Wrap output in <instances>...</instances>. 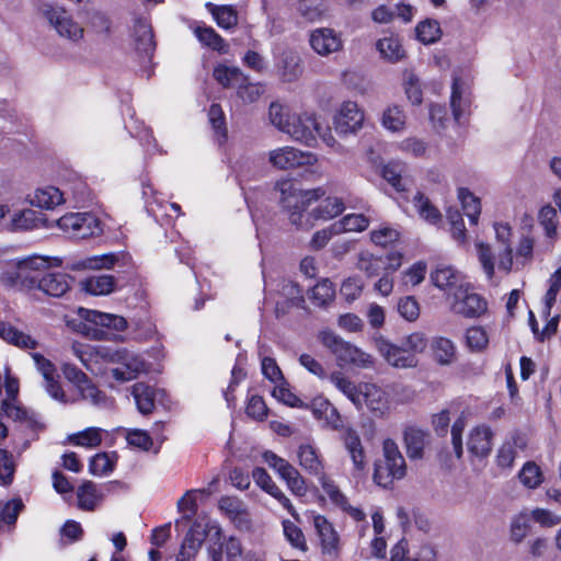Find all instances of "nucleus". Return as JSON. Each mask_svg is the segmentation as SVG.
<instances>
[{"mask_svg": "<svg viewBox=\"0 0 561 561\" xmlns=\"http://www.w3.org/2000/svg\"><path fill=\"white\" fill-rule=\"evenodd\" d=\"M375 346L383 359L396 368H412L417 365L415 355L409 353L403 345L390 343L382 336L375 337Z\"/></svg>", "mask_w": 561, "mask_h": 561, "instance_id": "obj_15", "label": "nucleus"}, {"mask_svg": "<svg viewBox=\"0 0 561 561\" xmlns=\"http://www.w3.org/2000/svg\"><path fill=\"white\" fill-rule=\"evenodd\" d=\"M492 431L486 425L476 426L469 434L467 447L476 457H486L492 449Z\"/></svg>", "mask_w": 561, "mask_h": 561, "instance_id": "obj_27", "label": "nucleus"}, {"mask_svg": "<svg viewBox=\"0 0 561 561\" xmlns=\"http://www.w3.org/2000/svg\"><path fill=\"white\" fill-rule=\"evenodd\" d=\"M360 394L362 409L366 405L377 416L386 415L390 411L389 394L383 388L371 382H362Z\"/></svg>", "mask_w": 561, "mask_h": 561, "instance_id": "obj_17", "label": "nucleus"}, {"mask_svg": "<svg viewBox=\"0 0 561 561\" xmlns=\"http://www.w3.org/2000/svg\"><path fill=\"white\" fill-rule=\"evenodd\" d=\"M309 44L312 50L321 57L341 51L344 45L341 33L330 27H318L311 31Z\"/></svg>", "mask_w": 561, "mask_h": 561, "instance_id": "obj_14", "label": "nucleus"}, {"mask_svg": "<svg viewBox=\"0 0 561 561\" xmlns=\"http://www.w3.org/2000/svg\"><path fill=\"white\" fill-rule=\"evenodd\" d=\"M277 187L280 192L282 206L288 213L289 221L297 228L309 229L310 225L302 221L304 213L311 203L325 195V190L323 187L300 190L295 187L290 181L279 182Z\"/></svg>", "mask_w": 561, "mask_h": 561, "instance_id": "obj_1", "label": "nucleus"}, {"mask_svg": "<svg viewBox=\"0 0 561 561\" xmlns=\"http://www.w3.org/2000/svg\"><path fill=\"white\" fill-rule=\"evenodd\" d=\"M61 261L58 257H46L39 255H32L21 260L18 263L16 279L21 286L28 290L38 288L41 276L45 274L50 265H60Z\"/></svg>", "mask_w": 561, "mask_h": 561, "instance_id": "obj_8", "label": "nucleus"}, {"mask_svg": "<svg viewBox=\"0 0 561 561\" xmlns=\"http://www.w3.org/2000/svg\"><path fill=\"white\" fill-rule=\"evenodd\" d=\"M0 339L22 350H34L37 346V341L31 335L4 321H0Z\"/></svg>", "mask_w": 561, "mask_h": 561, "instance_id": "obj_31", "label": "nucleus"}, {"mask_svg": "<svg viewBox=\"0 0 561 561\" xmlns=\"http://www.w3.org/2000/svg\"><path fill=\"white\" fill-rule=\"evenodd\" d=\"M38 12L59 36L72 42H78L83 37L82 26L62 7L43 2Z\"/></svg>", "mask_w": 561, "mask_h": 561, "instance_id": "obj_6", "label": "nucleus"}, {"mask_svg": "<svg viewBox=\"0 0 561 561\" xmlns=\"http://www.w3.org/2000/svg\"><path fill=\"white\" fill-rule=\"evenodd\" d=\"M297 10L307 21L313 22L323 15L325 8L323 0H299Z\"/></svg>", "mask_w": 561, "mask_h": 561, "instance_id": "obj_57", "label": "nucleus"}, {"mask_svg": "<svg viewBox=\"0 0 561 561\" xmlns=\"http://www.w3.org/2000/svg\"><path fill=\"white\" fill-rule=\"evenodd\" d=\"M530 529V516L527 512L514 515L510 524V538L515 543H520Z\"/></svg>", "mask_w": 561, "mask_h": 561, "instance_id": "obj_43", "label": "nucleus"}, {"mask_svg": "<svg viewBox=\"0 0 561 561\" xmlns=\"http://www.w3.org/2000/svg\"><path fill=\"white\" fill-rule=\"evenodd\" d=\"M397 309L400 316L410 322L415 321L420 316L419 302L412 296L399 299Z\"/></svg>", "mask_w": 561, "mask_h": 561, "instance_id": "obj_63", "label": "nucleus"}, {"mask_svg": "<svg viewBox=\"0 0 561 561\" xmlns=\"http://www.w3.org/2000/svg\"><path fill=\"white\" fill-rule=\"evenodd\" d=\"M30 202L36 207L53 209L66 202L65 192L60 191L56 186H43L34 192Z\"/></svg>", "mask_w": 561, "mask_h": 561, "instance_id": "obj_30", "label": "nucleus"}, {"mask_svg": "<svg viewBox=\"0 0 561 561\" xmlns=\"http://www.w3.org/2000/svg\"><path fill=\"white\" fill-rule=\"evenodd\" d=\"M318 340L334 355L336 364L340 367L354 366L367 369L374 365V358L370 354L344 341L330 330L320 331L318 333Z\"/></svg>", "mask_w": 561, "mask_h": 561, "instance_id": "obj_2", "label": "nucleus"}, {"mask_svg": "<svg viewBox=\"0 0 561 561\" xmlns=\"http://www.w3.org/2000/svg\"><path fill=\"white\" fill-rule=\"evenodd\" d=\"M369 226V219L362 214H348L341 220L334 222L335 231L360 232Z\"/></svg>", "mask_w": 561, "mask_h": 561, "instance_id": "obj_45", "label": "nucleus"}, {"mask_svg": "<svg viewBox=\"0 0 561 561\" xmlns=\"http://www.w3.org/2000/svg\"><path fill=\"white\" fill-rule=\"evenodd\" d=\"M381 124L390 131H400L405 125V114L399 106H390L383 112Z\"/></svg>", "mask_w": 561, "mask_h": 561, "instance_id": "obj_51", "label": "nucleus"}, {"mask_svg": "<svg viewBox=\"0 0 561 561\" xmlns=\"http://www.w3.org/2000/svg\"><path fill=\"white\" fill-rule=\"evenodd\" d=\"M538 221L548 238H554L557 236V210L551 205H545L540 208L538 213Z\"/></svg>", "mask_w": 561, "mask_h": 561, "instance_id": "obj_55", "label": "nucleus"}, {"mask_svg": "<svg viewBox=\"0 0 561 561\" xmlns=\"http://www.w3.org/2000/svg\"><path fill=\"white\" fill-rule=\"evenodd\" d=\"M458 198L470 222L472 225H477L481 213L480 199L476 197L468 188H459Z\"/></svg>", "mask_w": 561, "mask_h": 561, "instance_id": "obj_44", "label": "nucleus"}, {"mask_svg": "<svg viewBox=\"0 0 561 561\" xmlns=\"http://www.w3.org/2000/svg\"><path fill=\"white\" fill-rule=\"evenodd\" d=\"M118 260V256L114 253H105L101 255L89 256L80 262H78L77 266L89 270H110L114 267Z\"/></svg>", "mask_w": 561, "mask_h": 561, "instance_id": "obj_54", "label": "nucleus"}, {"mask_svg": "<svg viewBox=\"0 0 561 561\" xmlns=\"http://www.w3.org/2000/svg\"><path fill=\"white\" fill-rule=\"evenodd\" d=\"M160 391L144 382H137L131 387L138 411L141 414H150L154 409V401Z\"/></svg>", "mask_w": 561, "mask_h": 561, "instance_id": "obj_32", "label": "nucleus"}, {"mask_svg": "<svg viewBox=\"0 0 561 561\" xmlns=\"http://www.w3.org/2000/svg\"><path fill=\"white\" fill-rule=\"evenodd\" d=\"M561 289V266L550 276L549 288L545 296V314L549 316L553 307L559 290Z\"/></svg>", "mask_w": 561, "mask_h": 561, "instance_id": "obj_60", "label": "nucleus"}, {"mask_svg": "<svg viewBox=\"0 0 561 561\" xmlns=\"http://www.w3.org/2000/svg\"><path fill=\"white\" fill-rule=\"evenodd\" d=\"M205 538H206V534L204 530L201 529V526L194 525L187 531L181 548H184L187 551L197 554Z\"/></svg>", "mask_w": 561, "mask_h": 561, "instance_id": "obj_61", "label": "nucleus"}, {"mask_svg": "<svg viewBox=\"0 0 561 561\" xmlns=\"http://www.w3.org/2000/svg\"><path fill=\"white\" fill-rule=\"evenodd\" d=\"M206 8L221 28H232L238 24V13L232 5H216L207 2Z\"/></svg>", "mask_w": 561, "mask_h": 561, "instance_id": "obj_39", "label": "nucleus"}, {"mask_svg": "<svg viewBox=\"0 0 561 561\" xmlns=\"http://www.w3.org/2000/svg\"><path fill=\"white\" fill-rule=\"evenodd\" d=\"M263 459L286 481L287 486L295 495L302 496L306 494V482L293 465L270 450L263 454Z\"/></svg>", "mask_w": 561, "mask_h": 561, "instance_id": "obj_10", "label": "nucleus"}, {"mask_svg": "<svg viewBox=\"0 0 561 561\" xmlns=\"http://www.w3.org/2000/svg\"><path fill=\"white\" fill-rule=\"evenodd\" d=\"M403 442L411 460L422 459L424 449L430 443V434L416 426H408L403 432Z\"/></svg>", "mask_w": 561, "mask_h": 561, "instance_id": "obj_21", "label": "nucleus"}, {"mask_svg": "<svg viewBox=\"0 0 561 561\" xmlns=\"http://www.w3.org/2000/svg\"><path fill=\"white\" fill-rule=\"evenodd\" d=\"M430 277L435 287L451 297L457 295V293L468 284L465 275L460 271L447 264H437L431 272Z\"/></svg>", "mask_w": 561, "mask_h": 561, "instance_id": "obj_12", "label": "nucleus"}, {"mask_svg": "<svg viewBox=\"0 0 561 561\" xmlns=\"http://www.w3.org/2000/svg\"><path fill=\"white\" fill-rule=\"evenodd\" d=\"M118 367L111 369L113 378L118 382H127L136 379L146 370V363L142 357L127 348H122Z\"/></svg>", "mask_w": 561, "mask_h": 561, "instance_id": "obj_16", "label": "nucleus"}, {"mask_svg": "<svg viewBox=\"0 0 561 561\" xmlns=\"http://www.w3.org/2000/svg\"><path fill=\"white\" fill-rule=\"evenodd\" d=\"M220 551L226 554L227 561H245L242 543L237 537L231 536L225 540L220 547Z\"/></svg>", "mask_w": 561, "mask_h": 561, "instance_id": "obj_64", "label": "nucleus"}, {"mask_svg": "<svg viewBox=\"0 0 561 561\" xmlns=\"http://www.w3.org/2000/svg\"><path fill=\"white\" fill-rule=\"evenodd\" d=\"M376 48L383 59L389 62H398L405 57L400 39L397 36L390 35L380 38L376 43Z\"/></svg>", "mask_w": 561, "mask_h": 561, "instance_id": "obj_35", "label": "nucleus"}, {"mask_svg": "<svg viewBox=\"0 0 561 561\" xmlns=\"http://www.w3.org/2000/svg\"><path fill=\"white\" fill-rule=\"evenodd\" d=\"M343 440L345 449L353 462L354 473H362L365 470L367 462L359 435L354 428L347 427L344 431Z\"/></svg>", "mask_w": 561, "mask_h": 561, "instance_id": "obj_24", "label": "nucleus"}, {"mask_svg": "<svg viewBox=\"0 0 561 561\" xmlns=\"http://www.w3.org/2000/svg\"><path fill=\"white\" fill-rule=\"evenodd\" d=\"M103 430L100 427H88L69 437V440L77 446L87 448L98 447L102 443Z\"/></svg>", "mask_w": 561, "mask_h": 561, "instance_id": "obj_46", "label": "nucleus"}, {"mask_svg": "<svg viewBox=\"0 0 561 561\" xmlns=\"http://www.w3.org/2000/svg\"><path fill=\"white\" fill-rule=\"evenodd\" d=\"M283 530L285 538L294 548L301 551L307 550V542L304 533L296 524L290 520H284Z\"/></svg>", "mask_w": 561, "mask_h": 561, "instance_id": "obj_59", "label": "nucleus"}, {"mask_svg": "<svg viewBox=\"0 0 561 561\" xmlns=\"http://www.w3.org/2000/svg\"><path fill=\"white\" fill-rule=\"evenodd\" d=\"M275 69L282 82H296L304 73L302 59L297 51L284 50L275 64Z\"/></svg>", "mask_w": 561, "mask_h": 561, "instance_id": "obj_20", "label": "nucleus"}, {"mask_svg": "<svg viewBox=\"0 0 561 561\" xmlns=\"http://www.w3.org/2000/svg\"><path fill=\"white\" fill-rule=\"evenodd\" d=\"M313 526L320 540L321 551L329 557H337L341 550L340 536L333 525L323 516H313Z\"/></svg>", "mask_w": 561, "mask_h": 561, "instance_id": "obj_18", "label": "nucleus"}, {"mask_svg": "<svg viewBox=\"0 0 561 561\" xmlns=\"http://www.w3.org/2000/svg\"><path fill=\"white\" fill-rule=\"evenodd\" d=\"M316 158L312 153L285 146L268 152V162L278 170H290L306 164H312Z\"/></svg>", "mask_w": 561, "mask_h": 561, "instance_id": "obj_11", "label": "nucleus"}, {"mask_svg": "<svg viewBox=\"0 0 561 561\" xmlns=\"http://www.w3.org/2000/svg\"><path fill=\"white\" fill-rule=\"evenodd\" d=\"M382 178L398 192L408 190L411 181L404 176V165L399 162H389L382 168Z\"/></svg>", "mask_w": 561, "mask_h": 561, "instance_id": "obj_38", "label": "nucleus"}, {"mask_svg": "<svg viewBox=\"0 0 561 561\" xmlns=\"http://www.w3.org/2000/svg\"><path fill=\"white\" fill-rule=\"evenodd\" d=\"M299 465L310 473L314 476H319V478L323 474V466L322 461L319 458V455L316 448L309 444L300 445L297 451Z\"/></svg>", "mask_w": 561, "mask_h": 561, "instance_id": "obj_36", "label": "nucleus"}, {"mask_svg": "<svg viewBox=\"0 0 561 561\" xmlns=\"http://www.w3.org/2000/svg\"><path fill=\"white\" fill-rule=\"evenodd\" d=\"M78 506L85 511H93L99 501L95 485L91 481L84 482L77 491Z\"/></svg>", "mask_w": 561, "mask_h": 561, "instance_id": "obj_50", "label": "nucleus"}, {"mask_svg": "<svg viewBox=\"0 0 561 561\" xmlns=\"http://www.w3.org/2000/svg\"><path fill=\"white\" fill-rule=\"evenodd\" d=\"M329 380L357 410H362V382L356 383L341 370L332 371Z\"/></svg>", "mask_w": 561, "mask_h": 561, "instance_id": "obj_25", "label": "nucleus"}, {"mask_svg": "<svg viewBox=\"0 0 561 561\" xmlns=\"http://www.w3.org/2000/svg\"><path fill=\"white\" fill-rule=\"evenodd\" d=\"M383 266V259L375 256L368 252L360 253L357 261V268L364 272L367 277H375L379 275Z\"/></svg>", "mask_w": 561, "mask_h": 561, "instance_id": "obj_56", "label": "nucleus"}, {"mask_svg": "<svg viewBox=\"0 0 561 561\" xmlns=\"http://www.w3.org/2000/svg\"><path fill=\"white\" fill-rule=\"evenodd\" d=\"M117 457L115 454L100 453L90 460L89 470L94 476H106L115 467Z\"/></svg>", "mask_w": 561, "mask_h": 561, "instance_id": "obj_49", "label": "nucleus"}, {"mask_svg": "<svg viewBox=\"0 0 561 561\" xmlns=\"http://www.w3.org/2000/svg\"><path fill=\"white\" fill-rule=\"evenodd\" d=\"M335 290L328 279L318 283L311 290V299L314 305L323 307L333 300Z\"/></svg>", "mask_w": 561, "mask_h": 561, "instance_id": "obj_58", "label": "nucleus"}, {"mask_svg": "<svg viewBox=\"0 0 561 561\" xmlns=\"http://www.w3.org/2000/svg\"><path fill=\"white\" fill-rule=\"evenodd\" d=\"M287 134L295 140L307 146H313L317 135L331 148L339 149L341 146L332 135L329 127H323L314 114L301 113L291 117Z\"/></svg>", "mask_w": 561, "mask_h": 561, "instance_id": "obj_3", "label": "nucleus"}, {"mask_svg": "<svg viewBox=\"0 0 561 561\" xmlns=\"http://www.w3.org/2000/svg\"><path fill=\"white\" fill-rule=\"evenodd\" d=\"M520 483L527 489H537L543 482V473L534 461H527L518 472Z\"/></svg>", "mask_w": 561, "mask_h": 561, "instance_id": "obj_42", "label": "nucleus"}, {"mask_svg": "<svg viewBox=\"0 0 561 561\" xmlns=\"http://www.w3.org/2000/svg\"><path fill=\"white\" fill-rule=\"evenodd\" d=\"M450 106L455 122L461 124L470 106V100L457 78L451 85Z\"/></svg>", "mask_w": 561, "mask_h": 561, "instance_id": "obj_34", "label": "nucleus"}, {"mask_svg": "<svg viewBox=\"0 0 561 561\" xmlns=\"http://www.w3.org/2000/svg\"><path fill=\"white\" fill-rule=\"evenodd\" d=\"M345 210V202L339 196H328L320 202L310 213L309 217L314 220H331Z\"/></svg>", "mask_w": 561, "mask_h": 561, "instance_id": "obj_29", "label": "nucleus"}, {"mask_svg": "<svg viewBox=\"0 0 561 561\" xmlns=\"http://www.w3.org/2000/svg\"><path fill=\"white\" fill-rule=\"evenodd\" d=\"M270 121L278 130L287 134L288 126L295 113H291L287 106L279 103H272L270 105Z\"/></svg>", "mask_w": 561, "mask_h": 561, "instance_id": "obj_48", "label": "nucleus"}, {"mask_svg": "<svg viewBox=\"0 0 561 561\" xmlns=\"http://www.w3.org/2000/svg\"><path fill=\"white\" fill-rule=\"evenodd\" d=\"M417 38L424 44H433L439 39L442 31L435 20L420 22L415 28Z\"/></svg>", "mask_w": 561, "mask_h": 561, "instance_id": "obj_53", "label": "nucleus"}, {"mask_svg": "<svg viewBox=\"0 0 561 561\" xmlns=\"http://www.w3.org/2000/svg\"><path fill=\"white\" fill-rule=\"evenodd\" d=\"M319 482L330 499L331 503L348 514L354 520L360 522L366 518V514L359 507L352 506L346 495L340 490L339 485L325 474L319 478Z\"/></svg>", "mask_w": 561, "mask_h": 561, "instance_id": "obj_19", "label": "nucleus"}, {"mask_svg": "<svg viewBox=\"0 0 561 561\" xmlns=\"http://www.w3.org/2000/svg\"><path fill=\"white\" fill-rule=\"evenodd\" d=\"M76 356L85 366L87 369L93 371L91 358L102 359L105 363L115 364L119 362L122 348L112 350L105 346H87L84 348L73 347Z\"/></svg>", "mask_w": 561, "mask_h": 561, "instance_id": "obj_26", "label": "nucleus"}, {"mask_svg": "<svg viewBox=\"0 0 561 561\" xmlns=\"http://www.w3.org/2000/svg\"><path fill=\"white\" fill-rule=\"evenodd\" d=\"M78 313L84 321L96 327L88 329V334L95 340L116 339L117 333L125 331L128 327L127 320L118 314L87 308H79Z\"/></svg>", "mask_w": 561, "mask_h": 561, "instance_id": "obj_5", "label": "nucleus"}, {"mask_svg": "<svg viewBox=\"0 0 561 561\" xmlns=\"http://www.w3.org/2000/svg\"><path fill=\"white\" fill-rule=\"evenodd\" d=\"M383 459L376 463L374 480L378 485L388 488L393 480H400L407 474L405 460L393 439H385L382 444Z\"/></svg>", "mask_w": 561, "mask_h": 561, "instance_id": "obj_4", "label": "nucleus"}, {"mask_svg": "<svg viewBox=\"0 0 561 561\" xmlns=\"http://www.w3.org/2000/svg\"><path fill=\"white\" fill-rule=\"evenodd\" d=\"M71 277L61 272H45L41 276L38 290L51 297H61L70 289Z\"/></svg>", "mask_w": 561, "mask_h": 561, "instance_id": "obj_23", "label": "nucleus"}, {"mask_svg": "<svg viewBox=\"0 0 561 561\" xmlns=\"http://www.w3.org/2000/svg\"><path fill=\"white\" fill-rule=\"evenodd\" d=\"M213 76L224 88H237L239 83L247 81V76H244L239 68L228 67L226 65L216 66Z\"/></svg>", "mask_w": 561, "mask_h": 561, "instance_id": "obj_37", "label": "nucleus"}, {"mask_svg": "<svg viewBox=\"0 0 561 561\" xmlns=\"http://www.w3.org/2000/svg\"><path fill=\"white\" fill-rule=\"evenodd\" d=\"M194 34L205 46L219 53L227 51V45L224 38L210 26H196Z\"/></svg>", "mask_w": 561, "mask_h": 561, "instance_id": "obj_40", "label": "nucleus"}, {"mask_svg": "<svg viewBox=\"0 0 561 561\" xmlns=\"http://www.w3.org/2000/svg\"><path fill=\"white\" fill-rule=\"evenodd\" d=\"M400 232L391 227H381L370 232L371 241L379 247H388L399 240Z\"/></svg>", "mask_w": 561, "mask_h": 561, "instance_id": "obj_62", "label": "nucleus"}, {"mask_svg": "<svg viewBox=\"0 0 561 561\" xmlns=\"http://www.w3.org/2000/svg\"><path fill=\"white\" fill-rule=\"evenodd\" d=\"M133 38L136 50L145 58L150 59L156 43L153 41V34L150 24L145 19H137L133 27Z\"/></svg>", "mask_w": 561, "mask_h": 561, "instance_id": "obj_22", "label": "nucleus"}, {"mask_svg": "<svg viewBox=\"0 0 561 561\" xmlns=\"http://www.w3.org/2000/svg\"><path fill=\"white\" fill-rule=\"evenodd\" d=\"M80 398L84 401L90 402L95 407H104L107 404L106 394L101 391L89 378L87 382H83L79 387L76 388Z\"/></svg>", "mask_w": 561, "mask_h": 561, "instance_id": "obj_47", "label": "nucleus"}, {"mask_svg": "<svg viewBox=\"0 0 561 561\" xmlns=\"http://www.w3.org/2000/svg\"><path fill=\"white\" fill-rule=\"evenodd\" d=\"M450 310L466 318H476L485 312L486 301L480 295L471 291L467 284L457 295L453 296Z\"/></svg>", "mask_w": 561, "mask_h": 561, "instance_id": "obj_13", "label": "nucleus"}, {"mask_svg": "<svg viewBox=\"0 0 561 561\" xmlns=\"http://www.w3.org/2000/svg\"><path fill=\"white\" fill-rule=\"evenodd\" d=\"M57 226L75 239H85L102 232L100 220L90 213L66 214L57 220Z\"/></svg>", "mask_w": 561, "mask_h": 561, "instance_id": "obj_7", "label": "nucleus"}, {"mask_svg": "<svg viewBox=\"0 0 561 561\" xmlns=\"http://www.w3.org/2000/svg\"><path fill=\"white\" fill-rule=\"evenodd\" d=\"M81 287L85 293L94 296L108 295L115 290L116 278L107 274L95 275L82 280Z\"/></svg>", "mask_w": 561, "mask_h": 561, "instance_id": "obj_33", "label": "nucleus"}, {"mask_svg": "<svg viewBox=\"0 0 561 561\" xmlns=\"http://www.w3.org/2000/svg\"><path fill=\"white\" fill-rule=\"evenodd\" d=\"M364 122L365 112L353 101H344L333 116L334 130L343 137L357 134Z\"/></svg>", "mask_w": 561, "mask_h": 561, "instance_id": "obj_9", "label": "nucleus"}, {"mask_svg": "<svg viewBox=\"0 0 561 561\" xmlns=\"http://www.w3.org/2000/svg\"><path fill=\"white\" fill-rule=\"evenodd\" d=\"M403 87L410 102L414 105L422 103V89L419 77L412 70L403 72Z\"/></svg>", "mask_w": 561, "mask_h": 561, "instance_id": "obj_52", "label": "nucleus"}, {"mask_svg": "<svg viewBox=\"0 0 561 561\" xmlns=\"http://www.w3.org/2000/svg\"><path fill=\"white\" fill-rule=\"evenodd\" d=\"M413 204L420 217H422L427 222L435 225L440 220L442 215L439 210L430 202L426 196H424L423 193L417 192L414 195Z\"/></svg>", "mask_w": 561, "mask_h": 561, "instance_id": "obj_41", "label": "nucleus"}, {"mask_svg": "<svg viewBox=\"0 0 561 561\" xmlns=\"http://www.w3.org/2000/svg\"><path fill=\"white\" fill-rule=\"evenodd\" d=\"M430 350L433 359L440 366H450L457 359L456 345L447 337H434L430 344Z\"/></svg>", "mask_w": 561, "mask_h": 561, "instance_id": "obj_28", "label": "nucleus"}]
</instances>
